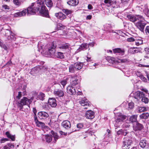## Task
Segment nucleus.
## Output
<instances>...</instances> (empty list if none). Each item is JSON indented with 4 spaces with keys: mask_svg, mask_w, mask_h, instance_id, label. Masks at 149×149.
Here are the masks:
<instances>
[{
    "mask_svg": "<svg viewBox=\"0 0 149 149\" xmlns=\"http://www.w3.org/2000/svg\"><path fill=\"white\" fill-rule=\"evenodd\" d=\"M45 8L44 0H37L36 3H32L27 10H23L21 12L15 13L14 15L15 17H20L25 15L27 13L28 14L34 15L40 9L39 11L40 15L42 16L47 17L49 16L48 13Z\"/></svg>",
    "mask_w": 149,
    "mask_h": 149,
    "instance_id": "1",
    "label": "nucleus"
},
{
    "mask_svg": "<svg viewBox=\"0 0 149 149\" xmlns=\"http://www.w3.org/2000/svg\"><path fill=\"white\" fill-rule=\"evenodd\" d=\"M127 17L130 21L132 22H136L135 23L136 26L141 31L143 32L146 24L143 17L139 15L135 16L132 15H129L127 16Z\"/></svg>",
    "mask_w": 149,
    "mask_h": 149,
    "instance_id": "2",
    "label": "nucleus"
},
{
    "mask_svg": "<svg viewBox=\"0 0 149 149\" xmlns=\"http://www.w3.org/2000/svg\"><path fill=\"white\" fill-rule=\"evenodd\" d=\"M33 100V97H31L30 99H28L26 97H24L20 101L17 102L18 107L19 108L20 110H21L23 109L24 105H27L29 107V105Z\"/></svg>",
    "mask_w": 149,
    "mask_h": 149,
    "instance_id": "3",
    "label": "nucleus"
},
{
    "mask_svg": "<svg viewBox=\"0 0 149 149\" xmlns=\"http://www.w3.org/2000/svg\"><path fill=\"white\" fill-rule=\"evenodd\" d=\"M126 118V116L123 115L121 113H118L116 116L115 123H114V126L115 129H117L119 127L122 123L123 121Z\"/></svg>",
    "mask_w": 149,
    "mask_h": 149,
    "instance_id": "4",
    "label": "nucleus"
},
{
    "mask_svg": "<svg viewBox=\"0 0 149 149\" xmlns=\"http://www.w3.org/2000/svg\"><path fill=\"white\" fill-rule=\"evenodd\" d=\"M117 134L118 135H123L125 136L126 135L129 136H132L134 134V132H129L127 130L121 129L117 132Z\"/></svg>",
    "mask_w": 149,
    "mask_h": 149,
    "instance_id": "5",
    "label": "nucleus"
},
{
    "mask_svg": "<svg viewBox=\"0 0 149 149\" xmlns=\"http://www.w3.org/2000/svg\"><path fill=\"white\" fill-rule=\"evenodd\" d=\"M55 47L53 44H52L50 47L48 48V51L45 52V54L49 56L54 55L55 53Z\"/></svg>",
    "mask_w": 149,
    "mask_h": 149,
    "instance_id": "6",
    "label": "nucleus"
},
{
    "mask_svg": "<svg viewBox=\"0 0 149 149\" xmlns=\"http://www.w3.org/2000/svg\"><path fill=\"white\" fill-rule=\"evenodd\" d=\"M104 2L108 6L111 5L115 6L116 5H119V3L120 2L118 0H104Z\"/></svg>",
    "mask_w": 149,
    "mask_h": 149,
    "instance_id": "7",
    "label": "nucleus"
},
{
    "mask_svg": "<svg viewBox=\"0 0 149 149\" xmlns=\"http://www.w3.org/2000/svg\"><path fill=\"white\" fill-rule=\"evenodd\" d=\"M45 97V94L42 93H40L38 94L37 92H35L33 93V96L32 97H33V99L35 98L37 100H43Z\"/></svg>",
    "mask_w": 149,
    "mask_h": 149,
    "instance_id": "8",
    "label": "nucleus"
},
{
    "mask_svg": "<svg viewBox=\"0 0 149 149\" xmlns=\"http://www.w3.org/2000/svg\"><path fill=\"white\" fill-rule=\"evenodd\" d=\"M132 142V141L130 139L125 140L123 142V145L122 149H128L130 148L131 144Z\"/></svg>",
    "mask_w": 149,
    "mask_h": 149,
    "instance_id": "9",
    "label": "nucleus"
},
{
    "mask_svg": "<svg viewBox=\"0 0 149 149\" xmlns=\"http://www.w3.org/2000/svg\"><path fill=\"white\" fill-rule=\"evenodd\" d=\"M145 94L144 93L141 91H137L136 92L134 95V97L138 101L140 100L141 98H142L143 96H145Z\"/></svg>",
    "mask_w": 149,
    "mask_h": 149,
    "instance_id": "10",
    "label": "nucleus"
},
{
    "mask_svg": "<svg viewBox=\"0 0 149 149\" xmlns=\"http://www.w3.org/2000/svg\"><path fill=\"white\" fill-rule=\"evenodd\" d=\"M113 50L114 54H118L120 55L123 56L125 54V51L123 49L116 48L113 49Z\"/></svg>",
    "mask_w": 149,
    "mask_h": 149,
    "instance_id": "11",
    "label": "nucleus"
},
{
    "mask_svg": "<svg viewBox=\"0 0 149 149\" xmlns=\"http://www.w3.org/2000/svg\"><path fill=\"white\" fill-rule=\"evenodd\" d=\"M79 103L81 106L86 107L84 108V109H87V107H89L90 105V102L85 98H84L81 101H79Z\"/></svg>",
    "mask_w": 149,
    "mask_h": 149,
    "instance_id": "12",
    "label": "nucleus"
},
{
    "mask_svg": "<svg viewBox=\"0 0 149 149\" xmlns=\"http://www.w3.org/2000/svg\"><path fill=\"white\" fill-rule=\"evenodd\" d=\"M89 45L87 43H84L82 44L79 48L77 49L75 52L76 53H77L81 50H84L87 49H88Z\"/></svg>",
    "mask_w": 149,
    "mask_h": 149,
    "instance_id": "13",
    "label": "nucleus"
},
{
    "mask_svg": "<svg viewBox=\"0 0 149 149\" xmlns=\"http://www.w3.org/2000/svg\"><path fill=\"white\" fill-rule=\"evenodd\" d=\"M42 138L44 142L49 143L52 140V136L51 135H44Z\"/></svg>",
    "mask_w": 149,
    "mask_h": 149,
    "instance_id": "14",
    "label": "nucleus"
},
{
    "mask_svg": "<svg viewBox=\"0 0 149 149\" xmlns=\"http://www.w3.org/2000/svg\"><path fill=\"white\" fill-rule=\"evenodd\" d=\"M68 78H69L71 81V84L72 86H75L78 84V79L76 77H72L71 76H69Z\"/></svg>",
    "mask_w": 149,
    "mask_h": 149,
    "instance_id": "15",
    "label": "nucleus"
},
{
    "mask_svg": "<svg viewBox=\"0 0 149 149\" xmlns=\"http://www.w3.org/2000/svg\"><path fill=\"white\" fill-rule=\"evenodd\" d=\"M38 116L40 119H45L49 116V114L44 111H40L38 113Z\"/></svg>",
    "mask_w": 149,
    "mask_h": 149,
    "instance_id": "16",
    "label": "nucleus"
},
{
    "mask_svg": "<svg viewBox=\"0 0 149 149\" xmlns=\"http://www.w3.org/2000/svg\"><path fill=\"white\" fill-rule=\"evenodd\" d=\"M94 114L93 111L89 110L86 112L85 116L87 118L92 119L94 117Z\"/></svg>",
    "mask_w": 149,
    "mask_h": 149,
    "instance_id": "17",
    "label": "nucleus"
},
{
    "mask_svg": "<svg viewBox=\"0 0 149 149\" xmlns=\"http://www.w3.org/2000/svg\"><path fill=\"white\" fill-rule=\"evenodd\" d=\"M54 94L56 98L63 97L64 95V92L62 90L54 91Z\"/></svg>",
    "mask_w": 149,
    "mask_h": 149,
    "instance_id": "18",
    "label": "nucleus"
},
{
    "mask_svg": "<svg viewBox=\"0 0 149 149\" xmlns=\"http://www.w3.org/2000/svg\"><path fill=\"white\" fill-rule=\"evenodd\" d=\"M67 91L68 93L71 95H74L76 93V91L74 88L70 86H69L67 87Z\"/></svg>",
    "mask_w": 149,
    "mask_h": 149,
    "instance_id": "19",
    "label": "nucleus"
},
{
    "mask_svg": "<svg viewBox=\"0 0 149 149\" xmlns=\"http://www.w3.org/2000/svg\"><path fill=\"white\" fill-rule=\"evenodd\" d=\"M49 104L51 107H54L57 105L56 101L54 98H49L48 101Z\"/></svg>",
    "mask_w": 149,
    "mask_h": 149,
    "instance_id": "20",
    "label": "nucleus"
},
{
    "mask_svg": "<svg viewBox=\"0 0 149 149\" xmlns=\"http://www.w3.org/2000/svg\"><path fill=\"white\" fill-rule=\"evenodd\" d=\"M139 145L140 147L142 148H144L146 146H147V148H148L149 147V143L146 140H141L140 142Z\"/></svg>",
    "mask_w": 149,
    "mask_h": 149,
    "instance_id": "21",
    "label": "nucleus"
},
{
    "mask_svg": "<svg viewBox=\"0 0 149 149\" xmlns=\"http://www.w3.org/2000/svg\"><path fill=\"white\" fill-rule=\"evenodd\" d=\"M40 71V65H38L32 68L30 72L31 74L33 75H34L38 73Z\"/></svg>",
    "mask_w": 149,
    "mask_h": 149,
    "instance_id": "22",
    "label": "nucleus"
},
{
    "mask_svg": "<svg viewBox=\"0 0 149 149\" xmlns=\"http://www.w3.org/2000/svg\"><path fill=\"white\" fill-rule=\"evenodd\" d=\"M62 125L64 127L67 129L70 128L71 126L70 123L68 120L63 121L62 123Z\"/></svg>",
    "mask_w": 149,
    "mask_h": 149,
    "instance_id": "23",
    "label": "nucleus"
},
{
    "mask_svg": "<svg viewBox=\"0 0 149 149\" xmlns=\"http://www.w3.org/2000/svg\"><path fill=\"white\" fill-rule=\"evenodd\" d=\"M133 128L135 131L140 130L143 128V126L142 124L136 122L133 125Z\"/></svg>",
    "mask_w": 149,
    "mask_h": 149,
    "instance_id": "24",
    "label": "nucleus"
},
{
    "mask_svg": "<svg viewBox=\"0 0 149 149\" xmlns=\"http://www.w3.org/2000/svg\"><path fill=\"white\" fill-rule=\"evenodd\" d=\"M74 68L76 70H79L81 69L83 65V63L82 62H77L74 63Z\"/></svg>",
    "mask_w": 149,
    "mask_h": 149,
    "instance_id": "25",
    "label": "nucleus"
},
{
    "mask_svg": "<svg viewBox=\"0 0 149 149\" xmlns=\"http://www.w3.org/2000/svg\"><path fill=\"white\" fill-rule=\"evenodd\" d=\"M55 16L61 20L64 19L66 18V16L61 12L56 13Z\"/></svg>",
    "mask_w": 149,
    "mask_h": 149,
    "instance_id": "26",
    "label": "nucleus"
},
{
    "mask_svg": "<svg viewBox=\"0 0 149 149\" xmlns=\"http://www.w3.org/2000/svg\"><path fill=\"white\" fill-rule=\"evenodd\" d=\"M79 3L78 0H70L67 2V3L70 5L76 6Z\"/></svg>",
    "mask_w": 149,
    "mask_h": 149,
    "instance_id": "27",
    "label": "nucleus"
},
{
    "mask_svg": "<svg viewBox=\"0 0 149 149\" xmlns=\"http://www.w3.org/2000/svg\"><path fill=\"white\" fill-rule=\"evenodd\" d=\"M129 61V60L126 58H118L117 61H116L117 63H127Z\"/></svg>",
    "mask_w": 149,
    "mask_h": 149,
    "instance_id": "28",
    "label": "nucleus"
},
{
    "mask_svg": "<svg viewBox=\"0 0 149 149\" xmlns=\"http://www.w3.org/2000/svg\"><path fill=\"white\" fill-rule=\"evenodd\" d=\"M69 79V78H68V76L67 78L61 79L60 81L59 82L63 86V88H64V87L67 84V81Z\"/></svg>",
    "mask_w": 149,
    "mask_h": 149,
    "instance_id": "29",
    "label": "nucleus"
},
{
    "mask_svg": "<svg viewBox=\"0 0 149 149\" xmlns=\"http://www.w3.org/2000/svg\"><path fill=\"white\" fill-rule=\"evenodd\" d=\"M59 48L60 49H68L69 50L71 49L70 45L66 43L61 45Z\"/></svg>",
    "mask_w": 149,
    "mask_h": 149,
    "instance_id": "30",
    "label": "nucleus"
},
{
    "mask_svg": "<svg viewBox=\"0 0 149 149\" xmlns=\"http://www.w3.org/2000/svg\"><path fill=\"white\" fill-rule=\"evenodd\" d=\"M5 134L7 137L10 139L12 141H14L15 140V135L11 134L8 132H6L5 133Z\"/></svg>",
    "mask_w": 149,
    "mask_h": 149,
    "instance_id": "31",
    "label": "nucleus"
},
{
    "mask_svg": "<svg viewBox=\"0 0 149 149\" xmlns=\"http://www.w3.org/2000/svg\"><path fill=\"white\" fill-rule=\"evenodd\" d=\"M14 148V146L12 143L7 144L3 147V149H12Z\"/></svg>",
    "mask_w": 149,
    "mask_h": 149,
    "instance_id": "32",
    "label": "nucleus"
},
{
    "mask_svg": "<svg viewBox=\"0 0 149 149\" xmlns=\"http://www.w3.org/2000/svg\"><path fill=\"white\" fill-rule=\"evenodd\" d=\"M107 60L108 62L110 63H117L116 61H117V59H116L114 58L111 57H108L107 58Z\"/></svg>",
    "mask_w": 149,
    "mask_h": 149,
    "instance_id": "33",
    "label": "nucleus"
},
{
    "mask_svg": "<svg viewBox=\"0 0 149 149\" xmlns=\"http://www.w3.org/2000/svg\"><path fill=\"white\" fill-rule=\"evenodd\" d=\"M45 2L46 6L49 7H51L52 6L53 3L51 0H45Z\"/></svg>",
    "mask_w": 149,
    "mask_h": 149,
    "instance_id": "34",
    "label": "nucleus"
},
{
    "mask_svg": "<svg viewBox=\"0 0 149 149\" xmlns=\"http://www.w3.org/2000/svg\"><path fill=\"white\" fill-rule=\"evenodd\" d=\"M149 116V114L148 113H143L140 116L141 118L143 119H147Z\"/></svg>",
    "mask_w": 149,
    "mask_h": 149,
    "instance_id": "35",
    "label": "nucleus"
},
{
    "mask_svg": "<svg viewBox=\"0 0 149 149\" xmlns=\"http://www.w3.org/2000/svg\"><path fill=\"white\" fill-rule=\"evenodd\" d=\"M51 134H52L54 138V140L55 142L58 139L59 136L57 135V134L53 131H51Z\"/></svg>",
    "mask_w": 149,
    "mask_h": 149,
    "instance_id": "36",
    "label": "nucleus"
},
{
    "mask_svg": "<svg viewBox=\"0 0 149 149\" xmlns=\"http://www.w3.org/2000/svg\"><path fill=\"white\" fill-rule=\"evenodd\" d=\"M69 72L71 73H74L76 70L74 68V64L70 65L69 67Z\"/></svg>",
    "mask_w": 149,
    "mask_h": 149,
    "instance_id": "37",
    "label": "nucleus"
},
{
    "mask_svg": "<svg viewBox=\"0 0 149 149\" xmlns=\"http://www.w3.org/2000/svg\"><path fill=\"white\" fill-rule=\"evenodd\" d=\"M10 9V7L7 5L3 4L2 6L1 10L3 11H7Z\"/></svg>",
    "mask_w": 149,
    "mask_h": 149,
    "instance_id": "38",
    "label": "nucleus"
},
{
    "mask_svg": "<svg viewBox=\"0 0 149 149\" xmlns=\"http://www.w3.org/2000/svg\"><path fill=\"white\" fill-rule=\"evenodd\" d=\"M55 55L57 58L60 59H62L64 58L63 53L61 52H58Z\"/></svg>",
    "mask_w": 149,
    "mask_h": 149,
    "instance_id": "39",
    "label": "nucleus"
},
{
    "mask_svg": "<svg viewBox=\"0 0 149 149\" xmlns=\"http://www.w3.org/2000/svg\"><path fill=\"white\" fill-rule=\"evenodd\" d=\"M137 116L133 115L131 116L130 118V120L131 122H136V121Z\"/></svg>",
    "mask_w": 149,
    "mask_h": 149,
    "instance_id": "40",
    "label": "nucleus"
},
{
    "mask_svg": "<svg viewBox=\"0 0 149 149\" xmlns=\"http://www.w3.org/2000/svg\"><path fill=\"white\" fill-rule=\"evenodd\" d=\"M65 26H64L60 23L57 24L56 25V27L57 29V30L63 29L65 28Z\"/></svg>",
    "mask_w": 149,
    "mask_h": 149,
    "instance_id": "41",
    "label": "nucleus"
},
{
    "mask_svg": "<svg viewBox=\"0 0 149 149\" xmlns=\"http://www.w3.org/2000/svg\"><path fill=\"white\" fill-rule=\"evenodd\" d=\"M146 108L144 107H139L138 111L139 113H141L146 111Z\"/></svg>",
    "mask_w": 149,
    "mask_h": 149,
    "instance_id": "42",
    "label": "nucleus"
},
{
    "mask_svg": "<svg viewBox=\"0 0 149 149\" xmlns=\"http://www.w3.org/2000/svg\"><path fill=\"white\" fill-rule=\"evenodd\" d=\"M141 8V9H139L141 11H143L144 12H145V14L148 17H149V10H148L147 8H146V9H145V10H144V9H143L142 8H141L140 6V8Z\"/></svg>",
    "mask_w": 149,
    "mask_h": 149,
    "instance_id": "43",
    "label": "nucleus"
},
{
    "mask_svg": "<svg viewBox=\"0 0 149 149\" xmlns=\"http://www.w3.org/2000/svg\"><path fill=\"white\" fill-rule=\"evenodd\" d=\"M141 100L142 102H144L145 104L148 103L149 101V99L145 97V96H143L142 98L141 99Z\"/></svg>",
    "mask_w": 149,
    "mask_h": 149,
    "instance_id": "44",
    "label": "nucleus"
},
{
    "mask_svg": "<svg viewBox=\"0 0 149 149\" xmlns=\"http://www.w3.org/2000/svg\"><path fill=\"white\" fill-rule=\"evenodd\" d=\"M136 45L137 46H139L141 44L143 43V40L141 39L136 40H135Z\"/></svg>",
    "mask_w": 149,
    "mask_h": 149,
    "instance_id": "45",
    "label": "nucleus"
},
{
    "mask_svg": "<svg viewBox=\"0 0 149 149\" xmlns=\"http://www.w3.org/2000/svg\"><path fill=\"white\" fill-rule=\"evenodd\" d=\"M36 124V125L39 127H43L45 125V124L39 121H38Z\"/></svg>",
    "mask_w": 149,
    "mask_h": 149,
    "instance_id": "46",
    "label": "nucleus"
},
{
    "mask_svg": "<svg viewBox=\"0 0 149 149\" xmlns=\"http://www.w3.org/2000/svg\"><path fill=\"white\" fill-rule=\"evenodd\" d=\"M40 70H41L43 72H45L47 70V68L46 66H40Z\"/></svg>",
    "mask_w": 149,
    "mask_h": 149,
    "instance_id": "47",
    "label": "nucleus"
},
{
    "mask_svg": "<svg viewBox=\"0 0 149 149\" xmlns=\"http://www.w3.org/2000/svg\"><path fill=\"white\" fill-rule=\"evenodd\" d=\"M63 12L66 14L67 15H68L72 13V11L67 9H64L63 10Z\"/></svg>",
    "mask_w": 149,
    "mask_h": 149,
    "instance_id": "48",
    "label": "nucleus"
},
{
    "mask_svg": "<svg viewBox=\"0 0 149 149\" xmlns=\"http://www.w3.org/2000/svg\"><path fill=\"white\" fill-rule=\"evenodd\" d=\"M13 3L16 6H19L20 5L21 2L19 0H13Z\"/></svg>",
    "mask_w": 149,
    "mask_h": 149,
    "instance_id": "49",
    "label": "nucleus"
},
{
    "mask_svg": "<svg viewBox=\"0 0 149 149\" xmlns=\"http://www.w3.org/2000/svg\"><path fill=\"white\" fill-rule=\"evenodd\" d=\"M134 103L132 102H130L128 103V109H132L134 107Z\"/></svg>",
    "mask_w": 149,
    "mask_h": 149,
    "instance_id": "50",
    "label": "nucleus"
},
{
    "mask_svg": "<svg viewBox=\"0 0 149 149\" xmlns=\"http://www.w3.org/2000/svg\"><path fill=\"white\" fill-rule=\"evenodd\" d=\"M98 65L97 63H94L93 64H91L90 65V66L91 67V69H95L96 68V66Z\"/></svg>",
    "mask_w": 149,
    "mask_h": 149,
    "instance_id": "51",
    "label": "nucleus"
},
{
    "mask_svg": "<svg viewBox=\"0 0 149 149\" xmlns=\"http://www.w3.org/2000/svg\"><path fill=\"white\" fill-rule=\"evenodd\" d=\"M84 127L83 124L82 123H79L77 124V128L81 129Z\"/></svg>",
    "mask_w": 149,
    "mask_h": 149,
    "instance_id": "52",
    "label": "nucleus"
},
{
    "mask_svg": "<svg viewBox=\"0 0 149 149\" xmlns=\"http://www.w3.org/2000/svg\"><path fill=\"white\" fill-rule=\"evenodd\" d=\"M120 1L119 3V5L121 3H122L124 4H125L127 3L129 1V0H118Z\"/></svg>",
    "mask_w": 149,
    "mask_h": 149,
    "instance_id": "53",
    "label": "nucleus"
},
{
    "mask_svg": "<svg viewBox=\"0 0 149 149\" xmlns=\"http://www.w3.org/2000/svg\"><path fill=\"white\" fill-rule=\"evenodd\" d=\"M140 78L144 82H147V79L146 78L144 77L143 75H142V76H141Z\"/></svg>",
    "mask_w": 149,
    "mask_h": 149,
    "instance_id": "54",
    "label": "nucleus"
},
{
    "mask_svg": "<svg viewBox=\"0 0 149 149\" xmlns=\"http://www.w3.org/2000/svg\"><path fill=\"white\" fill-rule=\"evenodd\" d=\"M8 141V140L7 138H2L0 140V141L1 143H3Z\"/></svg>",
    "mask_w": 149,
    "mask_h": 149,
    "instance_id": "55",
    "label": "nucleus"
},
{
    "mask_svg": "<svg viewBox=\"0 0 149 149\" xmlns=\"http://www.w3.org/2000/svg\"><path fill=\"white\" fill-rule=\"evenodd\" d=\"M22 92H19L18 93V95L16 97V98L19 99L22 97Z\"/></svg>",
    "mask_w": 149,
    "mask_h": 149,
    "instance_id": "56",
    "label": "nucleus"
},
{
    "mask_svg": "<svg viewBox=\"0 0 149 149\" xmlns=\"http://www.w3.org/2000/svg\"><path fill=\"white\" fill-rule=\"evenodd\" d=\"M128 41L129 42H133L135 41V40L133 37H131L128 38L127 39Z\"/></svg>",
    "mask_w": 149,
    "mask_h": 149,
    "instance_id": "57",
    "label": "nucleus"
},
{
    "mask_svg": "<svg viewBox=\"0 0 149 149\" xmlns=\"http://www.w3.org/2000/svg\"><path fill=\"white\" fill-rule=\"evenodd\" d=\"M145 31L147 34H149V26L146 27L145 30Z\"/></svg>",
    "mask_w": 149,
    "mask_h": 149,
    "instance_id": "58",
    "label": "nucleus"
},
{
    "mask_svg": "<svg viewBox=\"0 0 149 149\" xmlns=\"http://www.w3.org/2000/svg\"><path fill=\"white\" fill-rule=\"evenodd\" d=\"M117 33L120 34L121 35L123 36H124V35H125V33H123V32L120 31V30H118L117 31Z\"/></svg>",
    "mask_w": 149,
    "mask_h": 149,
    "instance_id": "59",
    "label": "nucleus"
},
{
    "mask_svg": "<svg viewBox=\"0 0 149 149\" xmlns=\"http://www.w3.org/2000/svg\"><path fill=\"white\" fill-rule=\"evenodd\" d=\"M136 75L138 77H139L140 78L141 77V76L142 75L141 74V73L140 72L137 71L136 73Z\"/></svg>",
    "mask_w": 149,
    "mask_h": 149,
    "instance_id": "60",
    "label": "nucleus"
},
{
    "mask_svg": "<svg viewBox=\"0 0 149 149\" xmlns=\"http://www.w3.org/2000/svg\"><path fill=\"white\" fill-rule=\"evenodd\" d=\"M95 44V43L94 42H92L89 43V44H88V45H89V46L91 47H93L94 46Z\"/></svg>",
    "mask_w": 149,
    "mask_h": 149,
    "instance_id": "61",
    "label": "nucleus"
},
{
    "mask_svg": "<svg viewBox=\"0 0 149 149\" xmlns=\"http://www.w3.org/2000/svg\"><path fill=\"white\" fill-rule=\"evenodd\" d=\"M33 111L34 115H36L37 113V111L35 108H33Z\"/></svg>",
    "mask_w": 149,
    "mask_h": 149,
    "instance_id": "62",
    "label": "nucleus"
},
{
    "mask_svg": "<svg viewBox=\"0 0 149 149\" xmlns=\"http://www.w3.org/2000/svg\"><path fill=\"white\" fill-rule=\"evenodd\" d=\"M34 121L35 122V123H36L38 121V119L37 117L36 116V115H34Z\"/></svg>",
    "mask_w": 149,
    "mask_h": 149,
    "instance_id": "63",
    "label": "nucleus"
},
{
    "mask_svg": "<svg viewBox=\"0 0 149 149\" xmlns=\"http://www.w3.org/2000/svg\"><path fill=\"white\" fill-rule=\"evenodd\" d=\"M26 85H24L22 86V89L23 90V92H24L26 91Z\"/></svg>",
    "mask_w": 149,
    "mask_h": 149,
    "instance_id": "64",
    "label": "nucleus"
}]
</instances>
